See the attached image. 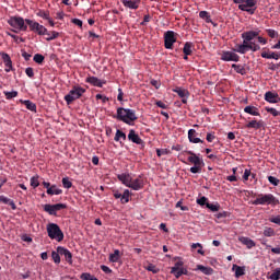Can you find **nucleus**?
Returning <instances> with one entry per match:
<instances>
[{"instance_id": "45", "label": "nucleus", "mask_w": 280, "mask_h": 280, "mask_svg": "<svg viewBox=\"0 0 280 280\" xmlns=\"http://www.w3.org/2000/svg\"><path fill=\"white\" fill-rule=\"evenodd\" d=\"M49 33V32H48ZM48 37H46V40L51 42V40H56V38H58V36H60V33L52 31L49 33V35H47Z\"/></svg>"}, {"instance_id": "7", "label": "nucleus", "mask_w": 280, "mask_h": 280, "mask_svg": "<svg viewBox=\"0 0 280 280\" xmlns=\"http://www.w3.org/2000/svg\"><path fill=\"white\" fill-rule=\"evenodd\" d=\"M86 93V90L82 86H73L72 90L65 96V102L69 104H73L75 100H80L83 94Z\"/></svg>"}, {"instance_id": "59", "label": "nucleus", "mask_w": 280, "mask_h": 280, "mask_svg": "<svg viewBox=\"0 0 280 280\" xmlns=\"http://www.w3.org/2000/svg\"><path fill=\"white\" fill-rule=\"evenodd\" d=\"M10 200H11L10 198L3 195H0V202H3V205H9Z\"/></svg>"}, {"instance_id": "60", "label": "nucleus", "mask_w": 280, "mask_h": 280, "mask_svg": "<svg viewBox=\"0 0 280 280\" xmlns=\"http://www.w3.org/2000/svg\"><path fill=\"white\" fill-rule=\"evenodd\" d=\"M96 100H102L103 104H106V102H108V97L102 94H96Z\"/></svg>"}, {"instance_id": "21", "label": "nucleus", "mask_w": 280, "mask_h": 280, "mask_svg": "<svg viewBox=\"0 0 280 280\" xmlns=\"http://www.w3.org/2000/svg\"><path fill=\"white\" fill-rule=\"evenodd\" d=\"M46 194L48 196H60L62 194V189L58 188V186L54 184L46 190Z\"/></svg>"}, {"instance_id": "23", "label": "nucleus", "mask_w": 280, "mask_h": 280, "mask_svg": "<svg viewBox=\"0 0 280 280\" xmlns=\"http://www.w3.org/2000/svg\"><path fill=\"white\" fill-rule=\"evenodd\" d=\"M194 48L195 45L192 44V42H186L183 48L184 55H187L189 57L190 55H192Z\"/></svg>"}, {"instance_id": "61", "label": "nucleus", "mask_w": 280, "mask_h": 280, "mask_svg": "<svg viewBox=\"0 0 280 280\" xmlns=\"http://www.w3.org/2000/svg\"><path fill=\"white\" fill-rule=\"evenodd\" d=\"M152 18L150 14L144 15L143 21H142V26H144L145 24H148L149 22H151Z\"/></svg>"}, {"instance_id": "26", "label": "nucleus", "mask_w": 280, "mask_h": 280, "mask_svg": "<svg viewBox=\"0 0 280 280\" xmlns=\"http://www.w3.org/2000/svg\"><path fill=\"white\" fill-rule=\"evenodd\" d=\"M244 112H246V114H250L252 116H260L258 108L255 107L254 105H247L244 108Z\"/></svg>"}, {"instance_id": "52", "label": "nucleus", "mask_w": 280, "mask_h": 280, "mask_svg": "<svg viewBox=\"0 0 280 280\" xmlns=\"http://www.w3.org/2000/svg\"><path fill=\"white\" fill-rule=\"evenodd\" d=\"M109 259L112 261H119V249H115L114 254H110Z\"/></svg>"}, {"instance_id": "10", "label": "nucleus", "mask_w": 280, "mask_h": 280, "mask_svg": "<svg viewBox=\"0 0 280 280\" xmlns=\"http://www.w3.org/2000/svg\"><path fill=\"white\" fill-rule=\"evenodd\" d=\"M177 34L174 31H166L164 33V47L168 50L174 47V44L177 42Z\"/></svg>"}, {"instance_id": "13", "label": "nucleus", "mask_w": 280, "mask_h": 280, "mask_svg": "<svg viewBox=\"0 0 280 280\" xmlns=\"http://www.w3.org/2000/svg\"><path fill=\"white\" fill-rule=\"evenodd\" d=\"M114 198L116 200H120L121 205H126L130 202V190L126 189L124 192H119V190H114L113 191Z\"/></svg>"}, {"instance_id": "2", "label": "nucleus", "mask_w": 280, "mask_h": 280, "mask_svg": "<svg viewBox=\"0 0 280 280\" xmlns=\"http://www.w3.org/2000/svg\"><path fill=\"white\" fill-rule=\"evenodd\" d=\"M253 203L255 206H265V205H271V206H277L278 203H280L279 199L277 197H275V195H272V192H259L256 197V199H254Z\"/></svg>"}, {"instance_id": "32", "label": "nucleus", "mask_w": 280, "mask_h": 280, "mask_svg": "<svg viewBox=\"0 0 280 280\" xmlns=\"http://www.w3.org/2000/svg\"><path fill=\"white\" fill-rule=\"evenodd\" d=\"M232 68H234L235 72L238 74H246V68L244 66L238 65V63H232Z\"/></svg>"}, {"instance_id": "41", "label": "nucleus", "mask_w": 280, "mask_h": 280, "mask_svg": "<svg viewBox=\"0 0 280 280\" xmlns=\"http://www.w3.org/2000/svg\"><path fill=\"white\" fill-rule=\"evenodd\" d=\"M145 269L149 270V272H153V275H158V272H160L159 267H156V265H152V262L147 265Z\"/></svg>"}, {"instance_id": "37", "label": "nucleus", "mask_w": 280, "mask_h": 280, "mask_svg": "<svg viewBox=\"0 0 280 280\" xmlns=\"http://www.w3.org/2000/svg\"><path fill=\"white\" fill-rule=\"evenodd\" d=\"M33 60L37 65H43V62H45V56H43L40 54H35L34 57H33Z\"/></svg>"}, {"instance_id": "30", "label": "nucleus", "mask_w": 280, "mask_h": 280, "mask_svg": "<svg viewBox=\"0 0 280 280\" xmlns=\"http://www.w3.org/2000/svg\"><path fill=\"white\" fill-rule=\"evenodd\" d=\"M261 57L264 58V59H280V54H278V52H266V51H264V52H261Z\"/></svg>"}, {"instance_id": "44", "label": "nucleus", "mask_w": 280, "mask_h": 280, "mask_svg": "<svg viewBox=\"0 0 280 280\" xmlns=\"http://www.w3.org/2000/svg\"><path fill=\"white\" fill-rule=\"evenodd\" d=\"M3 94L5 95L7 100H13V97H19L18 91H12V92L4 91Z\"/></svg>"}, {"instance_id": "33", "label": "nucleus", "mask_w": 280, "mask_h": 280, "mask_svg": "<svg viewBox=\"0 0 280 280\" xmlns=\"http://www.w3.org/2000/svg\"><path fill=\"white\" fill-rule=\"evenodd\" d=\"M199 18H201V20H206L208 23L212 22L211 15L208 11H200Z\"/></svg>"}, {"instance_id": "35", "label": "nucleus", "mask_w": 280, "mask_h": 280, "mask_svg": "<svg viewBox=\"0 0 280 280\" xmlns=\"http://www.w3.org/2000/svg\"><path fill=\"white\" fill-rule=\"evenodd\" d=\"M269 279L279 280L280 279V267H277L272 273H270Z\"/></svg>"}, {"instance_id": "48", "label": "nucleus", "mask_w": 280, "mask_h": 280, "mask_svg": "<svg viewBox=\"0 0 280 280\" xmlns=\"http://www.w3.org/2000/svg\"><path fill=\"white\" fill-rule=\"evenodd\" d=\"M197 203H199V206H208L209 199L206 196L199 197Z\"/></svg>"}, {"instance_id": "64", "label": "nucleus", "mask_w": 280, "mask_h": 280, "mask_svg": "<svg viewBox=\"0 0 280 280\" xmlns=\"http://www.w3.org/2000/svg\"><path fill=\"white\" fill-rule=\"evenodd\" d=\"M226 179L229 180V182H237V175H228V177H226Z\"/></svg>"}, {"instance_id": "22", "label": "nucleus", "mask_w": 280, "mask_h": 280, "mask_svg": "<svg viewBox=\"0 0 280 280\" xmlns=\"http://www.w3.org/2000/svg\"><path fill=\"white\" fill-rule=\"evenodd\" d=\"M232 270L235 271L236 279H240V277H244V275H246L245 267H241V265H233Z\"/></svg>"}, {"instance_id": "54", "label": "nucleus", "mask_w": 280, "mask_h": 280, "mask_svg": "<svg viewBox=\"0 0 280 280\" xmlns=\"http://www.w3.org/2000/svg\"><path fill=\"white\" fill-rule=\"evenodd\" d=\"M101 270H103V272H105V275H110V272H113V270L110 269V267L106 266V265H102L101 266Z\"/></svg>"}, {"instance_id": "11", "label": "nucleus", "mask_w": 280, "mask_h": 280, "mask_svg": "<svg viewBox=\"0 0 280 280\" xmlns=\"http://www.w3.org/2000/svg\"><path fill=\"white\" fill-rule=\"evenodd\" d=\"M238 9L254 15L257 9V0H244L243 5L238 7Z\"/></svg>"}, {"instance_id": "17", "label": "nucleus", "mask_w": 280, "mask_h": 280, "mask_svg": "<svg viewBox=\"0 0 280 280\" xmlns=\"http://www.w3.org/2000/svg\"><path fill=\"white\" fill-rule=\"evenodd\" d=\"M174 92H176V94L180 96L182 103L188 102V96H189L188 90H185L184 88H175Z\"/></svg>"}, {"instance_id": "38", "label": "nucleus", "mask_w": 280, "mask_h": 280, "mask_svg": "<svg viewBox=\"0 0 280 280\" xmlns=\"http://www.w3.org/2000/svg\"><path fill=\"white\" fill-rule=\"evenodd\" d=\"M120 139H122V141H126V135L124 133V131L117 129L114 141H119Z\"/></svg>"}, {"instance_id": "4", "label": "nucleus", "mask_w": 280, "mask_h": 280, "mask_svg": "<svg viewBox=\"0 0 280 280\" xmlns=\"http://www.w3.org/2000/svg\"><path fill=\"white\" fill-rule=\"evenodd\" d=\"M117 119L119 121H124V124H132V121H137V115H135V110L126 109L120 107L117 109Z\"/></svg>"}, {"instance_id": "14", "label": "nucleus", "mask_w": 280, "mask_h": 280, "mask_svg": "<svg viewBox=\"0 0 280 280\" xmlns=\"http://www.w3.org/2000/svg\"><path fill=\"white\" fill-rule=\"evenodd\" d=\"M58 253L65 257L66 261L68 264H73V254L71 252L62 246L57 247Z\"/></svg>"}, {"instance_id": "19", "label": "nucleus", "mask_w": 280, "mask_h": 280, "mask_svg": "<svg viewBox=\"0 0 280 280\" xmlns=\"http://www.w3.org/2000/svg\"><path fill=\"white\" fill-rule=\"evenodd\" d=\"M85 82L92 84V86H98V89L104 86V82H102V80L97 79L96 77H89L85 79Z\"/></svg>"}, {"instance_id": "16", "label": "nucleus", "mask_w": 280, "mask_h": 280, "mask_svg": "<svg viewBox=\"0 0 280 280\" xmlns=\"http://www.w3.org/2000/svg\"><path fill=\"white\" fill-rule=\"evenodd\" d=\"M2 60L4 62V69L5 73H10L12 71V59L10 58V55L8 52H1Z\"/></svg>"}, {"instance_id": "36", "label": "nucleus", "mask_w": 280, "mask_h": 280, "mask_svg": "<svg viewBox=\"0 0 280 280\" xmlns=\"http://www.w3.org/2000/svg\"><path fill=\"white\" fill-rule=\"evenodd\" d=\"M128 187H131V189H135L136 191H138V189H141V182H139V179L132 180L130 182V185Z\"/></svg>"}, {"instance_id": "39", "label": "nucleus", "mask_w": 280, "mask_h": 280, "mask_svg": "<svg viewBox=\"0 0 280 280\" xmlns=\"http://www.w3.org/2000/svg\"><path fill=\"white\" fill-rule=\"evenodd\" d=\"M207 208H209L212 212H218V210H220L221 206L218 202L210 203V201H208Z\"/></svg>"}, {"instance_id": "50", "label": "nucleus", "mask_w": 280, "mask_h": 280, "mask_svg": "<svg viewBox=\"0 0 280 280\" xmlns=\"http://www.w3.org/2000/svg\"><path fill=\"white\" fill-rule=\"evenodd\" d=\"M266 112H269L272 116H280V112L276 107H265Z\"/></svg>"}, {"instance_id": "40", "label": "nucleus", "mask_w": 280, "mask_h": 280, "mask_svg": "<svg viewBox=\"0 0 280 280\" xmlns=\"http://www.w3.org/2000/svg\"><path fill=\"white\" fill-rule=\"evenodd\" d=\"M61 183H62L65 189H71V187H73V183L70 182L69 177H63L61 179Z\"/></svg>"}, {"instance_id": "46", "label": "nucleus", "mask_w": 280, "mask_h": 280, "mask_svg": "<svg viewBox=\"0 0 280 280\" xmlns=\"http://www.w3.org/2000/svg\"><path fill=\"white\" fill-rule=\"evenodd\" d=\"M276 232L273 228L266 226L264 230L265 236H275Z\"/></svg>"}, {"instance_id": "56", "label": "nucleus", "mask_w": 280, "mask_h": 280, "mask_svg": "<svg viewBox=\"0 0 280 280\" xmlns=\"http://www.w3.org/2000/svg\"><path fill=\"white\" fill-rule=\"evenodd\" d=\"M269 221H271L272 223H277L278 225H280V214H278L277 217H270Z\"/></svg>"}, {"instance_id": "1", "label": "nucleus", "mask_w": 280, "mask_h": 280, "mask_svg": "<svg viewBox=\"0 0 280 280\" xmlns=\"http://www.w3.org/2000/svg\"><path fill=\"white\" fill-rule=\"evenodd\" d=\"M243 43L236 44L233 48V51L231 50H223L221 54V60L222 61H240V55H246L249 50L252 52H257L260 50V45L265 46L268 44V39L266 37H261L260 31H245L241 35ZM240 52V55H237Z\"/></svg>"}, {"instance_id": "8", "label": "nucleus", "mask_w": 280, "mask_h": 280, "mask_svg": "<svg viewBox=\"0 0 280 280\" xmlns=\"http://www.w3.org/2000/svg\"><path fill=\"white\" fill-rule=\"evenodd\" d=\"M25 23V19L22 16H11L8 20V24L19 32H27V25Z\"/></svg>"}, {"instance_id": "27", "label": "nucleus", "mask_w": 280, "mask_h": 280, "mask_svg": "<svg viewBox=\"0 0 280 280\" xmlns=\"http://www.w3.org/2000/svg\"><path fill=\"white\" fill-rule=\"evenodd\" d=\"M240 241L244 243L248 248L255 247L256 243L249 236H241Z\"/></svg>"}, {"instance_id": "24", "label": "nucleus", "mask_w": 280, "mask_h": 280, "mask_svg": "<svg viewBox=\"0 0 280 280\" xmlns=\"http://www.w3.org/2000/svg\"><path fill=\"white\" fill-rule=\"evenodd\" d=\"M122 5H125V8H129L130 10H137V8H139V1L122 0Z\"/></svg>"}, {"instance_id": "28", "label": "nucleus", "mask_w": 280, "mask_h": 280, "mask_svg": "<svg viewBox=\"0 0 280 280\" xmlns=\"http://www.w3.org/2000/svg\"><path fill=\"white\" fill-rule=\"evenodd\" d=\"M128 139L132 141V143L141 144V138H139V135H136L135 130L129 131Z\"/></svg>"}, {"instance_id": "55", "label": "nucleus", "mask_w": 280, "mask_h": 280, "mask_svg": "<svg viewBox=\"0 0 280 280\" xmlns=\"http://www.w3.org/2000/svg\"><path fill=\"white\" fill-rule=\"evenodd\" d=\"M252 175V171L249 168H245L243 179L248 180Z\"/></svg>"}, {"instance_id": "62", "label": "nucleus", "mask_w": 280, "mask_h": 280, "mask_svg": "<svg viewBox=\"0 0 280 280\" xmlns=\"http://www.w3.org/2000/svg\"><path fill=\"white\" fill-rule=\"evenodd\" d=\"M218 219H222L224 217H229V212L226 210H223L222 212L217 213Z\"/></svg>"}, {"instance_id": "42", "label": "nucleus", "mask_w": 280, "mask_h": 280, "mask_svg": "<svg viewBox=\"0 0 280 280\" xmlns=\"http://www.w3.org/2000/svg\"><path fill=\"white\" fill-rule=\"evenodd\" d=\"M191 247L192 249H196L198 247L197 249L198 254H206L202 243H192Z\"/></svg>"}, {"instance_id": "3", "label": "nucleus", "mask_w": 280, "mask_h": 280, "mask_svg": "<svg viewBox=\"0 0 280 280\" xmlns=\"http://www.w3.org/2000/svg\"><path fill=\"white\" fill-rule=\"evenodd\" d=\"M186 153H188V162L194 164V166H190V173H202V167L205 166L203 159L194 151H186Z\"/></svg>"}, {"instance_id": "29", "label": "nucleus", "mask_w": 280, "mask_h": 280, "mask_svg": "<svg viewBox=\"0 0 280 280\" xmlns=\"http://www.w3.org/2000/svg\"><path fill=\"white\" fill-rule=\"evenodd\" d=\"M198 270L203 272V275H213L212 267H206V265H197Z\"/></svg>"}, {"instance_id": "18", "label": "nucleus", "mask_w": 280, "mask_h": 280, "mask_svg": "<svg viewBox=\"0 0 280 280\" xmlns=\"http://www.w3.org/2000/svg\"><path fill=\"white\" fill-rule=\"evenodd\" d=\"M117 178L120 180V183H122V185H126V187H129L132 180V177L128 173L118 174Z\"/></svg>"}, {"instance_id": "58", "label": "nucleus", "mask_w": 280, "mask_h": 280, "mask_svg": "<svg viewBox=\"0 0 280 280\" xmlns=\"http://www.w3.org/2000/svg\"><path fill=\"white\" fill-rule=\"evenodd\" d=\"M22 57L24 58V60L28 61L30 58H32V54H30L25 50H22Z\"/></svg>"}, {"instance_id": "57", "label": "nucleus", "mask_w": 280, "mask_h": 280, "mask_svg": "<svg viewBox=\"0 0 280 280\" xmlns=\"http://www.w3.org/2000/svg\"><path fill=\"white\" fill-rule=\"evenodd\" d=\"M71 23H73V25H78V27H82V20L80 19H72Z\"/></svg>"}, {"instance_id": "31", "label": "nucleus", "mask_w": 280, "mask_h": 280, "mask_svg": "<svg viewBox=\"0 0 280 280\" xmlns=\"http://www.w3.org/2000/svg\"><path fill=\"white\" fill-rule=\"evenodd\" d=\"M22 104L27 108V110H32V113H36V104L32 101H21Z\"/></svg>"}, {"instance_id": "9", "label": "nucleus", "mask_w": 280, "mask_h": 280, "mask_svg": "<svg viewBox=\"0 0 280 280\" xmlns=\"http://www.w3.org/2000/svg\"><path fill=\"white\" fill-rule=\"evenodd\" d=\"M62 209H67V203L44 205V211L49 215H58V211H62Z\"/></svg>"}, {"instance_id": "15", "label": "nucleus", "mask_w": 280, "mask_h": 280, "mask_svg": "<svg viewBox=\"0 0 280 280\" xmlns=\"http://www.w3.org/2000/svg\"><path fill=\"white\" fill-rule=\"evenodd\" d=\"M265 101H267V103H280V96L278 92L269 91L265 93Z\"/></svg>"}, {"instance_id": "43", "label": "nucleus", "mask_w": 280, "mask_h": 280, "mask_svg": "<svg viewBox=\"0 0 280 280\" xmlns=\"http://www.w3.org/2000/svg\"><path fill=\"white\" fill-rule=\"evenodd\" d=\"M266 33L269 37H271V39L279 37L278 31H275L273 28H266Z\"/></svg>"}, {"instance_id": "34", "label": "nucleus", "mask_w": 280, "mask_h": 280, "mask_svg": "<svg viewBox=\"0 0 280 280\" xmlns=\"http://www.w3.org/2000/svg\"><path fill=\"white\" fill-rule=\"evenodd\" d=\"M38 178H39L38 175L31 177V187H33V189H36V187H39L40 182L38 180Z\"/></svg>"}, {"instance_id": "53", "label": "nucleus", "mask_w": 280, "mask_h": 280, "mask_svg": "<svg viewBox=\"0 0 280 280\" xmlns=\"http://www.w3.org/2000/svg\"><path fill=\"white\" fill-rule=\"evenodd\" d=\"M25 73L27 78H34V68H31V67L26 68Z\"/></svg>"}, {"instance_id": "25", "label": "nucleus", "mask_w": 280, "mask_h": 280, "mask_svg": "<svg viewBox=\"0 0 280 280\" xmlns=\"http://www.w3.org/2000/svg\"><path fill=\"white\" fill-rule=\"evenodd\" d=\"M246 127L248 129H261V127H264V120H250L249 122H247Z\"/></svg>"}, {"instance_id": "51", "label": "nucleus", "mask_w": 280, "mask_h": 280, "mask_svg": "<svg viewBox=\"0 0 280 280\" xmlns=\"http://www.w3.org/2000/svg\"><path fill=\"white\" fill-rule=\"evenodd\" d=\"M51 257L55 264H60V253H58V249L51 253Z\"/></svg>"}, {"instance_id": "63", "label": "nucleus", "mask_w": 280, "mask_h": 280, "mask_svg": "<svg viewBox=\"0 0 280 280\" xmlns=\"http://www.w3.org/2000/svg\"><path fill=\"white\" fill-rule=\"evenodd\" d=\"M215 140V133H207V141L213 142Z\"/></svg>"}, {"instance_id": "47", "label": "nucleus", "mask_w": 280, "mask_h": 280, "mask_svg": "<svg viewBox=\"0 0 280 280\" xmlns=\"http://www.w3.org/2000/svg\"><path fill=\"white\" fill-rule=\"evenodd\" d=\"M37 16H39L40 19H45V21H49V12L47 11L39 10L37 12Z\"/></svg>"}, {"instance_id": "12", "label": "nucleus", "mask_w": 280, "mask_h": 280, "mask_svg": "<svg viewBox=\"0 0 280 280\" xmlns=\"http://www.w3.org/2000/svg\"><path fill=\"white\" fill-rule=\"evenodd\" d=\"M182 266V260H178V262H175L174 267L171 269V273L174 275L176 279H179V277H183V275H188V269H185V267Z\"/></svg>"}, {"instance_id": "49", "label": "nucleus", "mask_w": 280, "mask_h": 280, "mask_svg": "<svg viewBox=\"0 0 280 280\" xmlns=\"http://www.w3.org/2000/svg\"><path fill=\"white\" fill-rule=\"evenodd\" d=\"M268 179L273 186H279L280 184V179L278 177H275L273 175H269Z\"/></svg>"}, {"instance_id": "20", "label": "nucleus", "mask_w": 280, "mask_h": 280, "mask_svg": "<svg viewBox=\"0 0 280 280\" xmlns=\"http://www.w3.org/2000/svg\"><path fill=\"white\" fill-rule=\"evenodd\" d=\"M188 140H189V142H194V143L203 142V140H201V138L197 137L196 129L188 130Z\"/></svg>"}, {"instance_id": "6", "label": "nucleus", "mask_w": 280, "mask_h": 280, "mask_svg": "<svg viewBox=\"0 0 280 280\" xmlns=\"http://www.w3.org/2000/svg\"><path fill=\"white\" fill-rule=\"evenodd\" d=\"M46 230L50 240H56V242H62V240H65V233H62V230H60L58 224L49 223Z\"/></svg>"}, {"instance_id": "5", "label": "nucleus", "mask_w": 280, "mask_h": 280, "mask_svg": "<svg viewBox=\"0 0 280 280\" xmlns=\"http://www.w3.org/2000/svg\"><path fill=\"white\" fill-rule=\"evenodd\" d=\"M25 23L28 25L30 32L37 34L38 36H49V31H47V27L43 24L31 19H25Z\"/></svg>"}]
</instances>
